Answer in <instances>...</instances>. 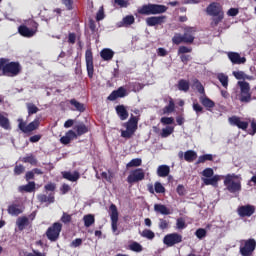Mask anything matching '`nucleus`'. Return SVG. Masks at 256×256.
Segmentation results:
<instances>
[{
	"mask_svg": "<svg viewBox=\"0 0 256 256\" xmlns=\"http://www.w3.org/2000/svg\"><path fill=\"white\" fill-rule=\"evenodd\" d=\"M70 104L73 105V107H75L76 111H80L81 113H83V111H85V106H83L82 103L78 102L75 99L70 100Z\"/></svg>",
	"mask_w": 256,
	"mask_h": 256,
	"instance_id": "obj_44",
	"label": "nucleus"
},
{
	"mask_svg": "<svg viewBox=\"0 0 256 256\" xmlns=\"http://www.w3.org/2000/svg\"><path fill=\"white\" fill-rule=\"evenodd\" d=\"M116 5H119V7L126 8L129 7V1L127 0H114Z\"/></svg>",
	"mask_w": 256,
	"mask_h": 256,
	"instance_id": "obj_62",
	"label": "nucleus"
},
{
	"mask_svg": "<svg viewBox=\"0 0 256 256\" xmlns=\"http://www.w3.org/2000/svg\"><path fill=\"white\" fill-rule=\"evenodd\" d=\"M184 159L188 163H193L195 159H197V152L193 150H188L184 153Z\"/></svg>",
	"mask_w": 256,
	"mask_h": 256,
	"instance_id": "obj_35",
	"label": "nucleus"
},
{
	"mask_svg": "<svg viewBox=\"0 0 256 256\" xmlns=\"http://www.w3.org/2000/svg\"><path fill=\"white\" fill-rule=\"evenodd\" d=\"M224 17H225V13L214 16V18L212 19L211 25L213 27H217L223 21Z\"/></svg>",
	"mask_w": 256,
	"mask_h": 256,
	"instance_id": "obj_45",
	"label": "nucleus"
},
{
	"mask_svg": "<svg viewBox=\"0 0 256 256\" xmlns=\"http://www.w3.org/2000/svg\"><path fill=\"white\" fill-rule=\"evenodd\" d=\"M197 30L193 27L184 28V43H193L195 41V32Z\"/></svg>",
	"mask_w": 256,
	"mask_h": 256,
	"instance_id": "obj_19",
	"label": "nucleus"
},
{
	"mask_svg": "<svg viewBox=\"0 0 256 256\" xmlns=\"http://www.w3.org/2000/svg\"><path fill=\"white\" fill-rule=\"evenodd\" d=\"M16 225L20 231H23V229L29 225V218L26 216L19 217L16 221Z\"/></svg>",
	"mask_w": 256,
	"mask_h": 256,
	"instance_id": "obj_30",
	"label": "nucleus"
},
{
	"mask_svg": "<svg viewBox=\"0 0 256 256\" xmlns=\"http://www.w3.org/2000/svg\"><path fill=\"white\" fill-rule=\"evenodd\" d=\"M178 89L179 91H184V93H187V91H189V81L185 79L179 80Z\"/></svg>",
	"mask_w": 256,
	"mask_h": 256,
	"instance_id": "obj_41",
	"label": "nucleus"
},
{
	"mask_svg": "<svg viewBox=\"0 0 256 256\" xmlns=\"http://www.w3.org/2000/svg\"><path fill=\"white\" fill-rule=\"evenodd\" d=\"M145 179V171L141 168L132 170L127 177V181L130 184L138 183V181H143Z\"/></svg>",
	"mask_w": 256,
	"mask_h": 256,
	"instance_id": "obj_12",
	"label": "nucleus"
},
{
	"mask_svg": "<svg viewBox=\"0 0 256 256\" xmlns=\"http://www.w3.org/2000/svg\"><path fill=\"white\" fill-rule=\"evenodd\" d=\"M62 225L59 222L54 223L46 232V236L50 241H57L61 233Z\"/></svg>",
	"mask_w": 256,
	"mask_h": 256,
	"instance_id": "obj_10",
	"label": "nucleus"
},
{
	"mask_svg": "<svg viewBox=\"0 0 256 256\" xmlns=\"http://www.w3.org/2000/svg\"><path fill=\"white\" fill-rule=\"evenodd\" d=\"M207 13L208 15H211V17L223 15V7L221 6V4L214 2L207 7Z\"/></svg>",
	"mask_w": 256,
	"mask_h": 256,
	"instance_id": "obj_18",
	"label": "nucleus"
},
{
	"mask_svg": "<svg viewBox=\"0 0 256 256\" xmlns=\"http://www.w3.org/2000/svg\"><path fill=\"white\" fill-rule=\"evenodd\" d=\"M233 75L238 80L249 79V76H247V74H245V72H243V71H234Z\"/></svg>",
	"mask_w": 256,
	"mask_h": 256,
	"instance_id": "obj_53",
	"label": "nucleus"
},
{
	"mask_svg": "<svg viewBox=\"0 0 256 256\" xmlns=\"http://www.w3.org/2000/svg\"><path fill=\"white\" fill-rule=\"evenodd\" d=\"M62 176L64 177V179H67L68 181H72V182L77 181L79 179V177H81V175L77 171L62 172Z\"/></svg>",
	"mask_w": 256,
	"mask_h": 256,
	"instance_id": "obj_25",
	"label": "nucleus"
},
{
	"mask_svg": "<svg viewBox=\"0 0 256 256\" xmlns=\"http://www.w3.org/2000/svg\"><path fill=\"white\" fill-rule=\"evenodd\" d=\"M183 241V236L178 233L167 234L163 238V243L167 247H173V245H177Z\"/></svg>",
	"mask_w": 256,
	"mask_h": 256,
	"instance_id": "obj_11",
	"label": "nucleus"
},
{
	"mask_svg": "<svg viewBox=\"0 0 256 256\" xmlns=\"http://www.w3.org/2000/svg\"><path fill=\"white\" fill-rule=\"evenodd\" d=\"M0 127H2V129H6V131H9V129H11V124L9 123V118L4 116L3 113H0Z\"/></svg>",
	"mask_w": 256,
	"mask_h": 256,
	"instance_id": "obj_31",
	"label": "nucleus"
},
{
	"mask_svg": "<svg viewBox=\"0 0 256 256\" xmlns=\"http://www.w3.org/2000/svg\"><path fill=\"white\" fill-rule=\"evenodd\" d=\"M8 64H9V59L0 58V71H3V73H5V69H7Z\"/></svg>",
	"mask_w": 256,
	"mask_h": 256,
	"instance_id": "obj_56",
	"label": "nucleus"
},
{
	"mask_svg": "<svg viewBox=\"0 0 256 256\" xmlns=\"http://www.w3.org/2000/svg\"><path fill=\"white\" fill-rule=\"evenodd\" d=\"M192 89H196L198 93L205 95V88L203 87V84H201V82H199L197 79L192 81Z\"/></svg>",
	"mask_w": 256,
	"mask_h": 256,
	"instance_id": "obj_36",
	"label": "nucleus"
},
{
	"mask_svg": "<svg viewBox=\"0 0 256 256\" xmlns=\"http://www.w3.org/2000/svg\"><path fill=\"white\" fill-rule=\"evenodd\" d=\"M217 79L220 81L222 87H224L225 89L229 87V76H227V74L218 73Z\"/></svg>",
	"mask_w": 256,
	"mask_h": 256,
	"instance_id": "obj_34",
	"label": "nucleus"
},
{
	"mask_svg": "<svg viewBox=\"0 0 256 256\" xmlns=\"http://www.w3.org/2000/svg\"><path fill=\"white\" fill-rule=\"evenodd\" d=\"M20 256H47V254L39 252L37 250H33L32 253L21 251Z\"/></svg>",
	"mask_w": 256,
	"mask_h": 256,
	"instance_id": "obj_49",
	"label": "nucleus"
},
{
	"mask_svg": "<svg viewBox=\"0 0 256 256\" xmlns=\"http://www.w3.org/2000/svg\"><path fill=\"white\" fill-rule=\"evenodd\" d=\"M8 213L13 217H17V215L23 213V207L19 204H11L8 206Z\"/></svg>",
	"mask_w": 256,
	"mask_h": 256,
	"instance_id": "obj_22",
	"label": "nucleus"
},
{
	"mask_svg": "<svg viewBox=\"0 0 256 256\" xmlns=\"http://www.w3.org/2000/svg\"><path fill=\"white\" fill-rule=\"evenodd\" d=\"M201 180L204 185H211L212 187H217L219 180L223 177L221 175H215L213 168H206L201 173Z\"/></svg>",
	"mask_w": 256,
	"mask_h": 256,
	"instance_id": "obj_2",
	"label": "nucleus"
},
{
	"mask_svg": "<svg viewBox=\"0 0 256 256\" xmlns=\"http://www.w3.org/2000/svg\"><path fill=\"white\" fill-rule=\"evenodd\" d=\"M18 127L22 133H31L35 131L39 127V119H35L31 123L27 124V122L23 121L22 118L18 119Z\"/></svg>",
	"mask_w": 256,
	"mask_h": 256,
	"instance_id": "obj_8",
	"label": "nucleus"
},
{
	"mask_svg": "<svg viewBox=\"0 0 256 256\" xmlns=\"http://www.w3.org/2000/svg\"><path fill=\"white\" fill-rule=\"evenodd\" d=\"M138 124L139 118L131 116L129 121L124 123L125 130H121V137L131 139L135 135V131H137Z\"/></svg>",
	"mask_w": 256,
	"mask_h": 256,
	"instance_id": "obj_4",
	"label": "nucleus"
},
{
	"mask_svg": "<svg viewBox=\"0 0 256 256\" xmlns=\"http://www.w3.org/2000/svg\"><path fill=\"white\" fill-rule=\"evenodd\" d=\"M109 216L111 219V228L113 235H119V210L115 204H111L109 207Z\"/></svg>",
	"mask_w": 256,
	"mask_h": 256,
	"instance_id": "obj_5",
	"label": "nucleus"
},
{
	"mask_svg": "<svg viewBox=\"0 0 256 256\" xmlns=\"http://www.w3.org/2000/svg\"><path fill=\"white\" fill-rule=\"evenodd\" d=\"M165 21V16H152L146 19L148 27H155V25H161Z\"/></svg>",
	"mask_w": 256,
	"mask_h": 256,
	"instance_id": "obj_21",
	"label": "nucleus"
},
{
	"mask_svg": "<svg viewBox=\"0 0 256 256\" xmlns=\"http://www.w3.org/2000/svg\"><path fill=\"white\" fill-rule=\"evenodd\" d=\"M18 127L22 133H31L35 131L39 127V119H35L31 123L27 124V122L23 121L22 118L18 119Z\"/></svg>",
	"mask_w": 256,
	"mask_h": 256,
	"instance_id": "obj_9",
	"label": "nucleus"
},
{
	"mask_svg": "<svg viewBox=\"0 0 256 256\" xmlns=\"http://www.w3.org/2000/svg\"><path fill=\"white\" fill-rule=\"evenodd\" d=\"M113 55H115V52L109 48H104L100 52V57H102L104 61H111V59H113Z\"/></svg>",
	"mask_w": 256,
	"mask_h": 256,
	"instance_id": "obj_27",
	"label": "nucleus"
},
{
	"mask_svg": "<svg viewBox=\"0 0 256 256\" xmlns=\"http://www.w3.org/2000/svg\"><path fill=\"white\" fill-rule=\"evenodd\" d=\"M227 57L233 65H245V63H247V58L242 57L241 54L237 52H227Z\"/></svg>",
	"mask_w": 256,
	"mask_h": 256,
	"instance_id": "obj_13",
	"label": "nucleus"
},
{
	"mask_svg": "<svg viewBox=\"0 0 256 256\" xmlns=\"http://www.w3.org/2000/svg\"><path fill=\"white\" fill-rule=\"evenodd\" d=\"M26 107L28 109V115H35V113L39 112V108L33 103H27Z\"/></svg>",
	"mask_w": 256,
	"mask_h": 256,
	"instance_id": "obj_47",
	"label": "nucleus"
},
{
	"mask_svg": "<svg viewBox=\"0 0 256 256\" xmlns=\"http://www.w3.org/2000/svg\"><path fill=\"white\" fill-rule=\"evenodd\" d=\"M154 211H156V213H160V215H171V210L163 204H155Z\"/></svg>",
	"mask_w": 256,
	"mask_h": 256,
	"instance_id": "obj_28",
	"label": "nucleus"
},
{
	"mask_svg": "<svg viewBox=\"0 0 256 256\" xmlns=\"http://www.w3.org/2000/svg\"><path fill=\"white\" fill-rule=\"evenodd\" d=\"M159 229L164 231V229H169V221L165 219L159 220Z\"/></svg>",
	"mask_w": 256,
	"mask_h": 256,
	"instance_id": "obj_57",
	"label": "nucleus"
},
{
	"mask_svg": "<svg viewBox=\"0 0 256 256\" xmlns=\"http://www.w3.org/2000/svg\"><path fill=\"white\" fill-rule=\"evenodd\" d=\"M127 95V90L125 88L120 87L118 90L113 91L109 96V101H115V99H119V97H125Z\"/></svg>",
	"mask_w": 256,
	"mask_h": 256,
	"instance_id": "obj_23",
	"label": "nucleus"
},
{
	"mask_svg": "<svg viewBox=\"0 0 256 256\" xmlns=\"http://www.w3.org/2000/svg\"><path fill=\"white\" fill-rule=\"evenodd\" d=\"M256 248L255 239L241 240L240 241V254L242 256H253Z\"/></svg>",
	"mask_w": 256,
	"mask_h": 256,
	"instance_id": "obj_6",
	"label": "nucleus"
},
{
	"mask_svg": "<svg viewBox=\"0 0 256 256\" xmlns=\"http://www.w3.org/2000/svg\"><path fill=\"white\" fill-rule=\"evenodd\" d=\"M227 15H228V17H237V15H239V9H237V8H230L227 11Z\"/></svg>",
	"mask_w": 256,
	"mask_h": 256,
	"instance_id": "obj_61",
	"label": "nucleus"
},
{
	"mask_svg": "<svg viewBox=\"0 0 256 256\" xmlns=\"http://www.w3.org/2000/svg\"><path fill=\"white\" fill-rule=\"evenodd\" d=\"M224 185L229 193H239L241 191V177L228 174L224 177Z\"/></svg>",
	"mask_w": 256,
	"mask_h": 256,
	"instance_id": "obj_1",
	"label": "nucleus"
},
{
	"mask_svg": "<svg viewBox=\"0 0 256 256\" xmlns=\"http://www.w3.org/2000/svg\"><path fill=\"white\" fill-rule=\"evenodd\" d=\"M74 130L76 131V135L80 137V135H85L89 129L87 126L83 123L77 124L74 126Z\"/></svg>",
	"mask_w": 256,
	"mask_h": 256,
	"instance_id": "obj_32",
	"label": "nucleus"
},
{
	"mask_svg": "<svg viewBox=\"0 0 256 256\" xmlns=\"http://www.w3.org/2000/svg\"><path fill=\"white\" fill-rule=\"evenodd\" d=\"M238 86L240 87L239 101H241V103L251 102V86L249 82L239 81Z\"/></svg>",
	"mask_w": 256,
	"mask_h": 256,
	"instance_id": "obj_7",
	"label": "nucleus"
},
{
	"mask_svg": "<svg viewBox=\"0 0 256 256\" xmlns=\"http://www.w3.org/2000/svg\"><path fill=\"white\" fill-rule=\"evenodd\" d=\"M171 173V168L167 165H160L157 169L158 177H167Z\"/></svg>",
	"mask_w": 256,
	"mask_h": 256,
	"instance_id": "obj_29",
	"label": "nucleus"
},
{
	"mask_svg": "<svg viewBox=\"0 0 256 256\" xmlns=\"http://www.w3.org/2000/svg\"><path fill=\"white\" fill-rule=\"evenodd\" d=\"M154 189L157 193H165V187L163 184H161V182H156L154 184Z\"/></svg>",
	"mask_w": 256,
	"mask_h": 256,
	"instance_id": "obj_58",
	"label": "nucleus"
},
{
	"mask_svg": "<svg viewBox=\"0 0 256 256\" xmlns=\"http://www.w3.org/2000/svg\"><path fill=\"white\" fill-rule=\"evenodd\" d=\"M65 136L70 140L73 141V139H77V133H75V131L73 130H69Z\"/></svg>",
	"mask_w": 256,
	"mask_h": 256,
	"instance_id": "obj_63",
	"label": "nucleus"
},
{
	"mask_svg": "<svg viewBox=\"0 0 256 256\" xmlns=\"http://www.w3.org/2000/svg\"><path fill=\"white\" fill-rule=\"evenodd\" d=\"M213 154H205L202 156H199L198 161H197V165H199L200 163H205L206 161H213Z\"/></svg>",
	"mask_w": 256,
	"mask_h": 256,
	"instance_id": "obj_46",
	"label": "nucleus"
},
{
	"mask_svg": "<svg viewBox=\"0 0 256 256\" xmlns=\"http://www.w3.org/2000/svg\"><path fill=\"white\" fill-rule=\"evenodd\" d=\"M18 32L22 37H33L37 33V23H33V28H29L25 25L18 27Z\"/></svg>",
	"mask_w": 256,
	"mask_h": 256,
	"instance_id": "obj_14",
	"label": "nucleus"
},
{
	"mask_svg": "<svg viewBox=\"0 0 256 256\" xmlns=\"http://www.w3.org/2000/svg\"><path fill=\"white\" fill-rule=\"evenodd\" d=\"M173 111H175V102H173V100H170L168 106H166L163 109V113L164 114L173 113Z\"/></svg>",
	"mask_w": 256,
	"mask_h": 256,
	"instance_id": "obj_52",
	"label": "nucleus"
},
{
	"mask_svg": "<svg viewBox=\"0 0 256 256\" xmlns=\"http://www.w3.org/2000/svg\"><path fill=\"white\" fill-rule=\"evenodd\" d=\"M85 227H91L95 224V216L93 214H87L83 217Z\"/></svg>",
	"mask_w": 256,
	"mask_h": 256,
	"instance_id": "obj_38",
	"label": "nucleus"
},
{
	"mask_svg": "<svg viewBox=\"0 0 256 256\" xmlns=\"http://www.w3.org/2000/svg\"><path fill=\"white\" fill-rule=\"evenodd\" d=\"M200 103L203 107H206V109H213V107H215V102L205 95L200 97Z\"/></svg>",
	"mask_w": 256,
	"mask_h": 256,
	"instance_id": "obj_26",
	"label": "nucleus"
},
{
	"mask_svg": "<svg viewBox=\"0 0 256 256\" xmlns=\"http://www.w3.org/2000/svg\"><path fill=\"white\" fill-rule=\"evenodd\" d=\"M141 163H143V161L141 160V158H136V159H132L127 165V168L130 167H141Z\"/></svg>",
	"mask_w": 256,
	"mask_h": 256,
	"instance_id": "obj_50",
	"label": "nucleus"
},
{
	"mask_svg": "<svg viewBox=\"0 0 256 256\" xmlns=\"http://www.w3.org/2000/svg\"><path fill=\"white\" fill-rule=\"evenodd\" d=\"M178 53H179V55H181L183 53H191V48H189L187 46H180L178 49Z\"/></svg>",
	"mask_w": 256,
	"mask_h": 256,
	"instance_id": "obj_64",
	"label": "nucleus"
},
{
	"mask_svg": "<svg viewBox=\"0 0 256 256\" xmlns=\"http://www.w3.org/2000/svg\"><path fill=\"white\" fill-rule=\"evenodd\" d=\"M19 191H21V192L25 191L26 193H32V191H35V182H29L26 185L20 186Z\"/></svg>",
	"mask_w": 256,
	"mask_h": 256,
	"instance_id": "obj_39",
	"label": "nucleus"
},
{
	"mask_svg": "<svg viewBox=\"0 0 256 256\" xmlns=\"http://www.w3.org/2000/svg\"><path fill=\"white\" fill-rule=\"evenodd\" d=\"M21 71V66L17 62H8L4 75H10L11 77H15V75H19Z\"/></svg>",
	"mask_w": 256,
	"mask_h": 256,
	"instance_id": "obj_15",
	"label": "nucleus"
},
{
	"mask_svg": "<svg viewBox=\"0 0 256 256\" xmlns=\"http://www.w3.org/2000/svg\"><path fill=\"white\" fill-rule=\"evenodd\" d=\"M195 235L198 239H203L207 236V230L199 228L198 230H196Z\"/></svg>",
	"mask_w": 256,
	"mask_h": 256,
	"instance_id": "obj_55",
	"label": "nucleus"
},
{
	"mask_svg": "<svg viewBox=\"0 0 256 256\" xmlns=\"http://www.w3.org/2000/svg\"><path fill=\"white\" fill-rule=\"evenodd\" d=\"M172 43H174V45H180V43H185V39L183 35L176 33L172 38Z\"/></svg>",
	"mask_w": 256,
	"mask_h": 256,
	"instance_id": "obj_48",
	"label": "nucleus"
},
{
	"mask_svg": "<svg viewBox=\"0 0 256 256\" xmlns=\"http://www.w3.org/2000/svg\"><path fill=\"white\" fill-rule=\"evenodd\" d=\"M129 250L134 251L135 253H141L143 251V246L139 242H132L129 245Z\"/></svg>",
	"mask_w": 256,
	"mask_h": 256,
	"instance_id": "obj_42",
	"label": "nucleus"
},
{
	"mask_svg": "<svg viewBox=\"0 0 256 256\" xmlns=\"http://www.w3.org/2000/svg\"><path fill=\"white\" fill-rule=\"evenodd\" d=\"M116 112L118 116L120 117L121 121H125L127 117H129V113H127V109H125V106H117Z\"/></svg>",
	"mask_w": 256,
	"mask_h": 256,
	"instance_id": "obj_33",
	"label": "nucleus"
},
{
	"mask_svg": "<svg viewBox=\"0 0 256 256\" xmlns=\"http://www.w3.org/2000/svg\"><path fill=\"white\" fill-rule=\"evenodd\" d=\"M255 213V206L246 205L238 208V215L240 217H251Z\"/></svg>",
	"mask_w": 256,
	"mask_h": 256,
	"instance_id": "obj_20",
	"label": "nucleus"
},
{
	"mask_svg": "<svg viewBox=\"0 0 256 256\" xmlns=\"http://www.w3.org/2000/svg\"><path fill=\"white\" fill-rule=\"evenodd\" d=\"M176 227L177 229H185L187 224H185V220L183 218H178L176 221Z\"/></svg>",
	"mask_w": 256,
	"mask_h": 256,
	"instance_id": "obj_59",
	"label": "nucleus"
},
{
	"mask_svg": "<svg viewBox=\"0 0 256 256\" xmlns=\"http://www.w3.org/2000/svg\"><path fill=\"white\" fill-rule=\"evenodd\" d=\"M23 163H30V165H37V159L32 154L22 158Z\"/></svg>",
	"mask_w": 256,
	"mask_h": 256,
	"instance_id": "obj_51",
	"label": "nucleus"
},
{
	"mask_svg": "<svg viewBox=\"0 0 256 256\" xmlns=\"http://www.w3.org/2000/svg\"><path fill=\"white\" fill-rule=\"evenodd\" d=\"M174 122L175 119H173V117H162L160 120V123H162V125H173Z\"/></svg>",
	"mask_w": 256,
	"mask_h": 256,
	"instance_id": "obj_54",
	"label": "nucleus"
},
{
	"mask_svg": "<svg viewBox=\"0 0 256 256\" xmlns=\"http://www.w3.org/2000/svg\"><path fill=\"white\" fill-rule=\"evenodd\" d=\"M85 60H86V67H87L88 77H90V79H91V78H93V73H94L93 52H91V50H86Z\"/></svg>",
	"mask_w": 256,
	"mask_h": 256,
	"instance_id": "obj_16",
	"label": "nucleus"
},
{
	"mask_svg": "<svg viewBox=\"0 0 256 256\" xmlns=\"http://www.w3.org/2000/svg\"><path fill=\"white\" fill-rule=\"evenodd\" d=\"M135 23V16L127 15L122 19V21L118 22V27H129Z\"/></svg>",
	"mask_w": 256,
	"mask_h": 256,
	"instance_id": "obj_24",
	"label": "nucleus"
},
{
	"mask_svg": "<svg viewBox=\"0 0 256 256\" xmlns=\"http://www.w3.org/2000/svg\"><path fill=\"white\" fill-rule=\"evenodd\" d=\"M230 125L234 127H238V129H242V131H247V127H249V122L241 120V118L237 116H232L228 119Z\"/></svg>",
	"mask_w": 256,
	"mask_h": 256,
	"instance_id": "obj_17",
	"label": "nucleus"
},
{
	"mask_svg": "<svg viewBox=\"0 0 256 256\" xmlns=\"http://www.w3.org/2000/svg\"><path fill=\"white\" fill-rule=\"evenodd\" d=\"M38 200L40 203H54L55 202V197L53 195H45V194H40L38 195Z\"/></svg>",
	"mask_w": 256,
	"mask_h": 256,
	"instance_id": "obj_37",
	"label": "nucleus"
},
{
	"mask_svg": "<svg viewBox=\"0 0 256 256\" xmlns=\"http://www.w3.org/2000/svg\"><path fill=\"white\" fill-rule=\"evenodd\" d=\"M141 237H144V239H148L149 241H153L155 239V232L151 231L149 229H145L140 233Z\"/></svg>",
	"mask_w": 256,
	"mask_h": 256,
	"instance_id": "obj_40",
	"label": "nucleus"
},
{
	"mask_svg": "<svg viewBox=\"0 0 256 256\" xmlns=\"http://www.w3.org/2000/svg\"><path fill=\"white\" fill-rule=\"evenodd\" d=\"M173 131H175V127L173 126H167L166 128L162 129L161 137L164 139L169 137V135H172Z\"/></svg>",
	"mask_w": 256,
	"mask_h": 256,
	"instance_id": "obj_43",
	"label": "nucleus"
},
{
	"mask_svg": "<svg viewBox=\"0 0 256 256\" xmlns=\"http://www.w3.org/2000/svg\"><path fill=\"white\" fill-rule=\"evenodd\" d=\"M167 11V6L159 4H146L138 8L140 15H159Z\"/></svg>",
	"mask_w": 256,
	"mask_h": 256,
	"instance_id": "obj_3",
	"label": "nucleus"
},
{
	"mask_svg": "<svg viewBox=\"0 0 256 256\" xmlns=\"http://www.w3.org/2000/svg\"><path fill=\"white\" fill-rule=\"evenodd\" d=\"M101 177L102 179H105V181H108V183H111V180L113 179L111 172H102Z\"/></svg>",
	"mask_w": 256,
	"mask_h": 256,
	"instance_id": "obj_60",
	"label": "nucleus"
}]
</instances>
